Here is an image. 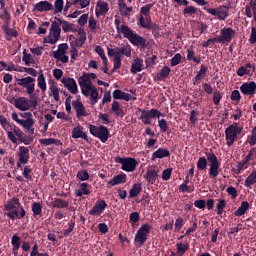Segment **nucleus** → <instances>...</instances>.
Instances as JSON below:
<instances>
[{"label": "nucleus", "mask_w": 256, "mask_h": 256, "mask_svg": "<svg viewBox=\"0 0 256 256\" xmlns=\"http://www.w3.org/2000/svg\"><path fill=\"white\" fill-rule=\"evenodd\" d=\"M0 126L3 127V130L8 132V140H10L12 144H17V141L25 144V146L32 144V138H28L22 130H19V127L15 126V124L7 122V118L2 115H0Z\"/></svg>", "instance_id": "obj_1"}, {"label": "nucleus", "mask_w": 256, "mask_h": 256, "mask_svg": "<svg viewBox=\"0 0 256 256\" xmlns=\"http://www.w3.org/2000/svg\"><path fill=\"white\" fill-rule=\"evenodd\" d=\"M205 157L198 158L196 162V169L198 171L206 170L208 164H211L208 168V178L215 179L220 174V162H218V157L215 156L213 152H206Z\"/></svg>", "instance_id": "obj_2"}, {"label": "nucleus", "mask_w": 256, "mask_h": 256, "mask_svg": "<svg viewBox=\"0 0 256 256\" xmlns=\"http://www.w3.org/2000/svg\"><path fill=\"white\" fill-rule=\"evenodd\" d=\"M115 31L122 34V37L132 44V46L140 47L142 49L147 48V40L144 37L139 36L135 31H132L127 25H120V19H115Z\"/></svg>", "instance_id": "obj_3"}, {"label": "nucleus", "mask_w": 256, "mask_h": 256, "mask_svg": "<svg viewBox=\"0 0 256 256\" xmlns=\"http://www.w3.org/2000/svg\"><path fill=\"white\" fill-rule=\"evenodd\" d=\"M72 27L73 24L54 17V22H52V28L49 29L50 35L47 36V38H44V43L55 45L56 42L59 41L61 31H64V33H68V31H70Z\"/></svg>", "instance_id": "obj_4"}, {"label": "nucleus", "mask_w": 256, "mask_h": 256, "mask_svg": "<svg viewBox=\"0 0 256 256\" xmlns=\"http://www.w3.org/2000/svg\"><path fill=\"white\" fill-rule=\"evenodd\" d=\"M15 81L17 82V86L25 88L27 90V95H30L32 98H34V95H37L34 94V83L36 82L39 90L42 91V93L46 92V80L43 73H39L37 80L33 77H25L21 79H15Z\"/></svg>", "instance_id": "obj_5"}, {"label": "nucleus", "mask_w": 256, "mask_h": 256, "mask_svg": "<svg viewBox=\"0 0 256 256\" xmlns=\"http://www.w3.org/2000/svg\"><path fill=\"white\" fill-rule=\"evenodd\" d=\"M5 216L8 217L10 220H22L27 215V212L24 211L22 204L19 203V199L16 197H12L10 200L5 202L4 205Z\"/></svg>", "instance_id": "obj_6"}, {"label": "nucleus", "mask_w": 256, "mask_h": 256, "mask_svg": "<svg viewBox=\"0 0 256 256\" xmlns=\"http://www.w3.org/2000/svg\"><path fill=\"white\" fill-rule=\"evenodd\" d=\"M122 56L130 58L132 56L130 46H122L117 48H108V58H113V72L122 66Z\"/></svg>", "instance_id": "obj_7"}, {"label": "nucleus", "mask_w": 256, "mask_h": 256, "mask_svg": "<svg viewBox=\"0 0 256 256\" xmlns=\"http://www.w3.org/2000/svg\"><path fill=\"white\" fill-rule=\"evenodd\" d=\"M93 79H78V86H81V95L91 100V106L98 103V89L91 82Z\"/></svg>", "instance_id": "obj_8"}, {"label": "nucleus", "mask_w": 256, "mask_h": 256, "mask_svg": "<svg viewBox=\"0 0 256 256\" xmlns=\"http://www.w3.org/2000/svg\"><path fill=\"white\" fill-rule=\"evenodd\" d=\"M152 6V4H147L140 8V15L144 17L140 16V18L137 19V26H139L142 29H152V18L151 16H149V11L152 10Z\"/></svg>", "instance_id": "obj_9"}, {"label": "nucleus", "mask_w": 256, "mask_h": 256, "mask_svg": "<svg viewBox=\"0 0 256 256\" xmlns=\"http://www.w3.org/2000/svg\"><path fill=\"white\" fill-rule=\"evenodd\" d=\"M240 133H242V127L237 126V123L230 124L225 128V146L232 147Z\"/></svg>", "instance_id": "obj_10"}, {"label": "nucleus", "mask_w": 256, "mask_h": 256, "mask_svg": "<svg viewBox=\"0 0 256 256\" xmlns=\"http://www.w3.org/2000/svg\"><path fill=\"white\" fill-rule=\"evenodd\" d=\"M88 132H90L93 137L98 138V140H100V143H105L110 138V131L108 130V127H105L103 125H88Z\"/></svg>", "instance_id": "obj_11"}, {"label": "nucleus", "mask_w": 256, "mask_h": 256, "mask_svg": "<svg viewBox=\"0 0 256 256\" xmlns=\"http://www.w3.org/2000/svg\"><path fill=\"white\" fill-rule=\"evenodd\" d=\"M115 163H118L121 165V170L125 171L127 173L135 172L137 169V160L135 158H120L115 157Z\"/></svg>", "instance_id": "obj_12"}, {"label": "nucleus", "mask_w": 256, "mask_h": 256, "mask_svg": "<svg viewBox=\"0 0 256 256\" xmlns=\"http://www.w3.org/2000/svg\"><path fill=\"white\" fill-rule=\"evenodd\" d=\"M30 102H27V99L24 97L15 99V108L22 112L28 111L29 108H37V95L34 97L30 96Z\"/></svg>", "instance_id": "obj_13"}, {"label": "nucleus", "mask_w": 256, "mask_h": 256, "mask_svg": "<svg viewBox=\"0 0 256 256\" xmlns=\"http://www.w3.org/2000/svg\"><path fill=\"white\" fill-rule=\"evenodd\" d=\"M10 244L12 245V255L14 256H18L17 253L19 249H22L24 252H29V242H22V238L17 236V234L12 235Z\"/></svg>", "instance_id": "obj_14"}, {"label": "nucleus", "mask_w": 256, "mask_h": 256, "mask_svg": "<svg viewBox=\"0 0 256 256\" xmlns=\"http://www.w3.org/2000/svg\"><path fill=\"white\" fill-rule=\"evenodd\" d=\"M203 10H206L208 15L217 17L218 21H225L228 18V6L225 5H220L218 8L203 7Z\"/></svg>", "instance_id": "obj_15"}, {"label": "nucleus", "mask_w": 256, "mask_h": 256, "mask_svg": "<svg viewBox=\"0 0 256 256\" xmlns=\"http://www.w3.org/2000/svg\"><path fill=\"white\" fill-rule=\"evenodd\" d=\"M151 229L152 227L149 224H142L140 229L137 230V233H135V243L140 244V246L144 245L147 242V237Z\"/></svg>", "instance_id": "obj_16"}, {"label": "nucleus", "mask_w": 256, "mask_h": 256, "mask_svg": "<svg viewBox=\"0 0 256 256\" xmlns=\"http://www.w3.org/2000/svg\"><path fill=\"white\" fill-rule=\"evenodd\" d=\"M27 120H21L17 117L16 112H12V121H15L17 125L22 126L25 131L30 132V134H34V119L33 118H25Z\"/></svg>", "instance_id": "obj_17"}, {"label": "nucleus", "mask_w": 256, "mask_h": 256, "mask_svg": "<svg viewBox=\"0 0 256 256\" xmlns=\"http://www.w3.org/2000/svg\"><path fill=\"white\" fill-rule=\"evenodd\" d=\"M66 50H68V44L61 43L56 51L52 52L54 59L61 61V63H68V56H66Z\"/></svg>", "instance_id": "obj_18"}, {"label": "nucleus", "mask_w": 256, "mask_h": 256, "mask_svg": "<svg viewBox=\"0 0 256 256\" xmlns=\"http://www.w3.org/2000/svg\"><path fill=\"white\" fill-rule=\"evenodd\" d=\"M105 208H108V203H105V200L103 199H98L96 204L93 205V208L88 211V215L100 217V215H103Z\"/></svg>", "instance_id": "obj_19"}, {"label": "nucleus", "mask_w": 256, "mask_h": 256, "mask_svg": "<svg viewBox=\"0 0 256 256\" xmlns=\"http://www.w3.org/2000/svg\"><path fill=\"white\" fill-rule=\"evenodd\" d=\"M235 38V30L230 27H225L220 29V35L216 38H211L210 40H219V41H233Z\"/></svg>", "instance_id": "obj_20"}, {"label": "nucleus", "mask_w": 256, "mask_h": 256, "mask_svg": "<svg viewBox=\"0 0 256 256\" xmlns=\"http://www.w3.org/2000/svg\"><path fill=\"white\" fill-rule=\"evenodd\" d=\"M61 84L64 85V88H66L72 95H76L78 93V87H81V85L76 84V80L67 77L61 79Z\"/></svg>", "instance_id": "obj_21"}, {"label": "nucleus", "mask_w": 256, "mask_h": 256, "mask_svg": "<svg viewBox=\"0 0 256 256\" xmlns=\"http://www.w3.org/2000/svg\"><path fill=\"white\" fill-rule=\"evenodd\" d=\"M50 11H54V7L49 1H39L32 7V12L46 13Z\"/></svg>", "instance_id": "obj_22"}, {"label": "nucleus", "mask_w": 256, "mask_h": 256, "mask_svg": "<svg viewBox=\"0 0 256 256\" xmlns=\"http://www.w3.org/2000/svg\"><path fill=\"white\" fill-rule=\"evenodd\" d=\"M71 107H74V111H76V118L88 117L86 106H83L81 99L71 102Z\"/></svg>", "instance_id": "obj_23"}, {"label": "nucleus", "mask_w": 256, "mask_h": 256, "mask_svg": "<svg viewBox=\"0 0 256 256\" xmlns=\"http://www.w3.org/2000/svg\"><path fill=\"white\" fill-rule=\"evenodd\" d=\"M238 92L242 93V95H245V96H255V93H256L255 82L242 83V85L240 86V91Z\"/></svg>", "instance_id": "obj_24"}, {"label": "nucleus", "mask_w": 256, "mask_h": 256, "mask_svg": "<svg viewBox=\"0 0 256 256\" xmlns=\"http://www.w3.org/2000/svg\"><path fill=\"white\" fill-rule=\"evenodd\" d=\"M137 111L141 113L140 117L157 118V119H159V117H164V114H161L159 110L154 108L150 110H143L141 108H137Z\"/></svg>", "instance_id": "obj_25"}, {"label": "nucleus", "mask_w": 256, "mask_h": 256, "mask_svg": "<svg viewBox=\"0 0 256 256\" xmlns=\"http://www.w3.org/2000/svg\"><path fill=\"white\" fill-rule=\"evenodd\" d=\"M255 72V66H252V64L247 63L245 65H242L238 68V71H236V74H238V77H243L245 75H252V73Z\"/></svg>", "instance_id": "obj_26"}, {"label": "nucleus", "mask_w": 256, "mask_h": 256, "mask_svg": "<svg viewBox=\"0 0 256 256\" xmlns=\"http://www.w3.org/2000/svg\"><path fill=\"white\" fill-rule=\"evenodd\" d=\"M17 158V161H20V163L29 162V148L20 146V148H18Z\"/></svg>", "instance_id": "obj_27"}, {"label": "nucleus", "mask_w": 256, "mask_h": 256, "mask_svg": "<svg viewBox=\"0 0 256 256\" xmlns=\"http://www.w3.org/2000/svg\"><path fill=\"white\" fill-rule=\"evenodd\" d=\"M71 138L83 139V141L88 142V136L83 132V127L76 126L71 130Z\"/></svg>", "instance_id": "obj_28"}, {"label": "nucleus", "mask_w": 256, "mask_h": 256, "mask_svg": "<svg viewBox=\"0 0 256 256\" xmlns=\"http://www.w3.org/2000/svg\"><path fill=\"white\" fill-rule=\"evenodd\" d=\"M127 182V175L125 173L115 175L113 179L108 181V186L113 187Z\"/></svg>", "instance_id": "obj_29"}, {"label": "nucleus", "mask_w": 256, "mask_h": 256, "mask_svg": "<svg viewBox=\"0 0 256 256\" xmlns=\"http://www.w3.org/2000/svg\"><path fill=\"white\" fill-rule=\"evenodd\" d=\"M118 11L120 12V16L130 17V13H132V7H127L125 0H118Z\"/></svg>", "instance_id": "obj_30"}, {"label": "nucleus", "mask_w": 256, "mask_h": 256, "mask_svg": "<svg viewBox=\"0 0 256 256\" xmlns=\"http://www.w3.org/2000/svg\"><path fill=\"white\" fill-rule=\"evenodd\" d=\"M108 11H109L108 3L100 0L96 2V18L105 15V13H108Z\"/></svg>", "instance_id": "obj_31"}, {"label": "nucleus", "mask_w": 256, "mask_h": 256, "mask_svg": "<svg viewBox=\"0 0 256 256\" xmlns=\"http://www.w3.org/2000/svg\"><path fill=\"white\" fill-rule=\"evenodd\" d=\"M78 38H76V41L74 44H71V48H81L84 43H86V31H83V29H78Z\"/></svg>", "instance_id": "obj_32"}, {"label": "nucleus", "mask_w": 256, "mask_h": 256, "mask_svg": "<svg viewBox=\"0 0 256 256\" xmlns=\"http://www.w3.org/2000/svg\"><path fill=\"white\" fill-rule=\"evenodd\" d=\"M169 157H170V153H169V150L166 148H158L156 151L152 153V161L157 159L169 158Z\"/></svg>", "instance_id": "obj_33"}, {"label": "nucleus", "mask_w": 256, "mask_h": 256, "mask_svg": "<svg viewBox=\"0 0 256 256\" xmlns=\"http://www.w3.org/2000/svg\"><path fill=\"white\" fill-rule=\"evenodd\" d=\"M110 97H112L115 100H122L127 102L130 101L131 95L126 92H122V90H113V93L110 94Z\"/></svg>", "instance_id": "obj_34"}, {"label": "nucleus", "mask_w": 256, "mask_h": 256, "mask_svg": "<svg viewBox=\"0 0 256 256\" xmlns=\"http://www.w3.org/2000/svg\"><path fill=\"white\" fill-rule=\"evenodd\" d=\"M159 175L157 174V170L149 169L145 173V181H147V184L154 185V183H157V178Z\"/></svg>", "instance_id": "obj_35"}, {"label": "nucleus", "mask_w": 256, "mask_h": 256, "mask_svg": "<svg viewBox=\"0 0 256 256\" xmlns=\"http://www.w3.org/2000/svg\"><path fill=\"white\" fill-rule=\"evenodd\" d=\"M78 190H76V197H83V195H91V185L88 183H81L78 185Z\"/></svg>", "instance_id": "obj_36"}, {"label": "nucleus", "mask_w": 256, "mask_h": 256, "mask_svg": "<svg viewBox=\"0 0 256 256\" xmlns=\"http://www.w3.org/2000/svg\"><path fill=\"white\" fill-rule=\"evenodd\" d=\"M206 73H208V67L201 65V69L196 72V77H194V85H197L203 78H206Z\"/></svg>", "instance_id": "obj_37"}, {"label": "nucleus", "mask_w": 256, "mask_h": 256, "mask_svg": "<svg viewBox=\"0 0 256 256\" xmlns=\"http://www.w3.org/2000/svg\"><path fill=\"white\" fill-rule=\"evenodd\" d=\"M50 206H52L54 209H66L68 208V201L61 198H54Z\"/></svg>", "instance_id": "obj_38"}, {"label": "nucleus", "mask_w": 256, "mask_h": 256, "mask_svg": "<svg viewBox=\"0 0 256 256\" xmlns=\"http://www.w3.org/2000/svg\"><path fill=\"white\" fill-rule=\"evenodd\" d=\"M139 72H142V59L137 58L135 59V62H132L130 73H132V75H136Z\"/></svg>", "instance_id": "obj_39"}, {"label": "nucleus", "mask_w": 256, "mask_h": 256, "mask_svg": "<svg viewBox=\"0 0 256 256\" xmlns=\"http://www.w3.org/2000/svg\"><path fill=\"white\" fill-rule=\"evenodd\" d=\"M248 208H250V203H247V201H242V203H240V207H238V210H235L234 212L235 217H242L245 215Z\"/></svg>", "instance_id": "obj_40"}, {"label": "nucleus", "mask_w": 256, "mask_h": 256, "mask_svg": "<svg viewBox=\"0 0 256 256\" xmlns=\"http://www.w3.org/2000/svg\"><path fill=\"white\" fill-rule=\"evenodd\" d=\"M66 3H71V5L76 6V9H86L91 5V0H74Z\"/></svg>", "instance_id": "obj_41"}, {"label": "nucleus", "mask_w": 256, "mask_h": 256, "mask_svg": "<svg viewBox=\"0 0 256 256\" xmlns=\"http://www.w3.org/2000/svg\"><path fill=\"white\" fill-rule=\"evenodd\" d=\"M39 144L44 146H61V141L54 138L39 139Z\"/></svg>", "instance_id": "obj_42"}, {"label": "nucleus", "mask_w": 256, "mask_h": 256, "mask_svg": "<svg viewBox=\"0 0 256 256\" xmlns=\"http://www.w3.org/2000/svg\"><path fill=\"white\" fill-rule=\"evenodd\" d=\"M231 40H219V39H208L205 42L201 43V47L208 48L211 45L218 43V44H229Z\"/></svg>", "instance_id": "obj_43"}, {"label": "nucleus", "mask_w": 256, "mask_h": 256, "mask_svg": "<svg viewBox=\"0 0 256 256\" xmlns=\"http://www.w3.org/2000/svg\"><path fill=\"white\" fill-rule=\"evenodd\" d=\"M49 91H50L49 96L53 97L54 101L59 102L60 90H59V87H56V84L54 82H52V84H49Z\"/></svg>", "instance_id": "obj_44"}, {"label": "nucleus", "mask_w": 256, "mask_h": 256, "mask_svg": "<svg viewBox=\"0 0 256 256\" xmlns=\"http://www.w3.org/2000/svg\"><path fill=\"white\" fill-rule=\"evenodd\" d=\"M256 184V169L252 170V173H250L247 178H245V188H250L252 185Z\"/></svg>", "instance_id": "obj_45"}, {"label": "nucleus", "mask_w": 256, "mask_h": 256, "mask_svg": "<svg viewBox=\"0 0 256 256\" xmlns=\"http://www.w3.org/2000/svg\"><path fill=\"white\" fill-rule=\"evenodd\" d=\"M110 111H112L116 117H122L125 115V113H123L122 109L120 108V103L117 101H113L112 106H110Z\"/></svg>", "instance_id": "obj_46"}, {"label": "nucleus", "mask_w": 256, "mask_h": 256, "mask_svg": "<svg viewBox=\"0 0 256 256\" xmlns=\"http://www.w3.org/2000/svg\"><path fill=\"white\" fill-rule=\"evenodd\" d=\"M139 193H142V185L141 184H132V188L130 192L127 193L130 196V199L137 197Z\"/></svg>", "instance_id": "obj_47"}, {"label": "nucleus", "mask_w": 256, "mask_h": 256, "mask_svg": "<svg viewBox=\"0 0 256 256\" xmlns=\"http://www.w3.org/2000/svg\"><path fill=\"white\" fill-rule=\"evenodd\" d=\"M170 73H171V70L169 69V67L164 66L162 70H159V73L157 74V80L161 81L163 79H166L167 77H169Z\"/></svg>", "instance_id": "obj_48"}, {"label": "nucleus", "mask_w": 256, "mask_h": 256, "mask_svg": "<svg viewBox=\"0 0 256 256\" xmlns=\"http://www.w3.org/2000/svg\"><path fill=\"white\" fill-rule=\"evenodd\" d=\"M3 10V13H0V20H3L4 24L3 25H10V13L7 12V9L5 7L0 8Z\"/></svg>", "instance_id": "obj_49"}, {"label": "nucleus", "mask_w": 256, "mask_h": 256, "mask_svg": "<svg viewBox=\"0 0 256 256\" xmlns=\"http://www.w3.org/2000/svg\"><path fill=\"white\" fill-rule=\"evenodd\" d=\"M194 55H195V52H193V50H191V49L186 50V60L193 61L196 64H200L201 59L196 58V56H194Z\"/></svg>", "instance_id": "obj_50"}, {"label": "nucleus", "mask_w": 256, "mask_h": 256, "mask_svg": "<svg viewBox=\"0 0 256 256\" xmlns=\"http://www.w3.org/2000/svg\"><path fill=\"white\" fill-rule=\"evenodd\" d=\"M61 93H62V95L66 96V100L64 102V106L66 108V113H71V103L73 102V101H71L72 97H71V95H68L66 93V91H61Z\"/></svg>", "instance_id": "obj_51"}, {"label": "nucleus", "mask_w": 256, "mask_h": 256, "mask_svg": "<svg viewBox=\"0 0 256 256\" xmlns=\"http://www.w3.org/2000/svg\"><path fill=\"white\" fill-rule=\"evenodd\" d=\"M52 6L54 8V15H56L62 12V8L65 4H63V0H54V4H52Z\"/></svg>", "instance_id": "obj_52"}, {"label": "nucleus", "mask_w": 256, "mask_h": 256, "mask_svg": "<svg viewBox=\"0 0 256 256\" xmlns=\"http://www.w3.org/2000/svg\"><path fill=\"white\" fill-rule=\"evenodd\" d=\"M3 32L10 37H17V31L10 28V24H3Z\"/></svg>", "instance_id": "obj_53"}, {"label": "nucleus", "mask_w": 256, "mask_h": 256, "mask_svg": "<svg viewBox=\"0 0 256 256\" xmlns=\"http://www.w3.org/2000/svg\"><path fill=\"white\" fill-rule=\"evenodd\" d=\"M188 251V244L176 243V254L183 256Z\"/></svg>", "instance_id": "obj_54"}, {"label": "nucleus", "mask_w": 256, "mask_h": 256, "mask_svg": "<svg viewBox=\"0 0 256 256\" xmlns=\"http://www.w3.org/2000/svg\"><path fill=\"white\" fill-rule=\"evenodd\" d=\"M22 62H25V65L29 66L30 64H34V58L32 55L27 54V52H22Z\"/></svg>", "instance_id": "obj_55"}, {"label": "nucleus", "mask_w": 256, "mask_h": 256, "mask_svg": "<svg viewBox=\"0 0 256 256\" xmlns=\"http://www.w3.org/2000/svg\"><path fill=\"white\" fill-rule=\"evenodd\" d=\"M32 215L34 217L41 215V204L39 202L32 203Z\"/></svg>", "instance_id": "obj_56"}, {"label": "nucleus", "mask_w": 256, "mask_h": 256, "mask_svg": "<svg viewBox=\"0 0 256 256\" xmlns=\"http://www.w3.org/2000/svg\"><path fill=\"white\" fill-rule=\"evenodd\" d=\"M225 200L224 199H218V203L216 204V214L223 215V209H225Z\"/></svg>", "instance_id": "obj_57"}, {"label": "nucleus", "mask_w": 256, "mask_h": 256, "mask_svg": "<svg viewBox=\"0 0 256 256\" xmlns=\"http://www.w3.org/2000/svg\"><path fill=\"white\" fill-rule=\"evenodd\" d=\"M76 179L80 181H88L89 175L86 170H80L76 173Z\"/></svg>", "instance_id": "obj_58"}, {"label": "nucleus", "mask_w": 256, "mask_h": 256, "mask_svg": "<svg viewBox=\"0 0 256 256\" xmlns=\"http://www.w3.org/2000/svg\"><path fill=\"white\" fill-rule=\"evenodd\" d=\"M158 126H159V131L162 133H166V131H169V125L166 124V120L164 119L158 120Z\"/></svg>", "instance_id": "obj_59"}, {"label": "nucleus", "mask_w": 256, "mask_h": 256, "mask_svg": "<svg viewBox=\"0 0 256 256\" xmlns=\"http://www.w3.org/2000/svg\"><path fill=\"white\" fill-rule=\"evenodd\" d=\"M251 160H242L240 162H238V169H235V175H239L240 172L243 170V169H247L246 165L247 163H249Z\"/></svg>", "instance_id": "obj_60"}, {"label": "nucleus", "mask_w": 256, "mask_h": 256, "mask_svg": "<svg viewBox=\"0 0 256 256\" xmlns=\"http://www.w3.org/2000/svg\"><path fill=\"white\" fill-rule=\"evenodd\" d=\"M96 54H98V57H100V60L105 63L108 61V57H105V51L103 50V47L96 46Z\"/></svg>", "instance_id": "obj_61"}, {"label": "nucleus", "mask_w": 256, "mask_h": 256, "mask_svg": "<svg viewBox=\"0 0 256 256\" xmlns=\"http://www.w3.org/2000/svg\"><path fill=\"white\" fill-rule=\"evenodd\" d=\"M197 9L196 7L193 6H186V8H184V10H182V14L186 15H194L196 14Z\"/></svg>", "instance_id": "obj_62"}, {"label": "nucleus", "mask_w": 256, "mask_h": 256, "mask_svg": "<svg viewBox=\"0 0 256 256\" xmlns=\"http://www.w3.org/2000/svg\"><path fill=\"white\" fill-rule=\"evenodd\" d=\"M169 223H172V225L176 227V231H180L183 227V218H176L175 221Z\"/></svg>", "instance_id": "obj_63"}, {"label": "nucleus", "mask_w": 256, "mask_h": 256, "mask_svg": "<svg viewBox=\"0 0 256 256\" xmlns=\"http://www.w3.org/2000/svg\"><path fill=\"white\" fill-rule=\"evenodd\" d=\"M250 44L255 45L256 43V28L252 27L250 30V39H249Z\"/></svg>", "instance_id": "obj_64"}]
</instances>
